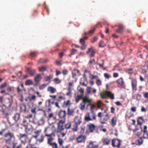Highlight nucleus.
Segmentation results:
<instances>
[{"label": "nucleus", "instance_id": "nucleus-1", "mask_svg": "<svg viewBox=\"0 0 148 148\" xmlns=\"http://www.w3.org/2000/svg\"><path fill=\"white\" fill-rule=\"evenodd\" d=\"M66 112L65 110H60L58 113L59 118L61 119L57 124V132L61 134L62 136H64L66 133V131H64V128L63 124L66 122Z\"/></svg>", "mask_w": 148, "mask_h": 148}, {"label": "nucleus", "instance_id": "nucleus-2", "mask_svg": "<svg viewBox=\"0 0 148 148\" xmlns=\"http://www.w3.org/2000/svg\"><path fill=\"white\" fill-rule=\"evenodd\" d=\"M51 129L48 127L45 129L44 132L46 134L45 136H46L49 137V138L48 139L47 143L50 146L52 147V148H58V146L57 144L55 142H52V141L53 140V139L52 137V134H48L47 130H50Z\"/></svg>", "mask_w": 148, "mask_h": 148}, {"label": "nucleus", "instance_id": "nucleus-3", "mask_svg": "<svg viewBox=\"0 0 148 148\" xmlns=\"http://www.w3.org/2000/svg\"><path fill=\"white\" fill-rule=\"evenodd\" d=\"M3 136L6 144H7L9 142L11 141L12 138H15L14 134L10 131L5 133Z\"/></svg>", "mask_w": 148, "mask_h": 148}, {"label": "nucleus", "instance_id": "nucleus-4", "mask_svg": "<svg viewBox=\"0 0 148 148\" xmlns=\"http://www.w3.org/2000/svg\"><path fill=\"white\" fill-rule=\"evenodd\" d=\"M86 139V136L84 135H80L77 137L76 140L78 143H85Z\"/></svg>", "mask_w": 148, "mask_h": 148}, {"label": "nucleus", "instance_id": "nucleus-5", "mask_svg": "<svg viewBox=\"0 0 148 148\" xmlns=\"http://www.w3.org/2000/svg\"><path fill=\"white\" fill-rule=\"evenodd\" d=\"M17 144V143L14 140L12 142L10 141L6 144L5 146L7 148H16Z\"/></svg>", "mask_w": 148, "mask_h": 148}, {"label": "nucleus", "instance_id": "nucleus-6", "mask_svg": "<svg viewBox=\"0 0 148 148\" xmlns=\"http://www.w3.org/2000/svg\"><path fill=\"white\" fill-rule=\"evenodd\" d=\"M131 84L132 89L135 91L137 90V82L136 80L135 79H132L131 80Z\"/></svg>", "mask_w": 148, "mask_h": 148}, {"label": "nucleus", "instance_id": "nucleus-7", "mask_svg": "<svg viewBox=\"0 0 148 148\" xmlns=\"http://www.w3.org/2000/svg\"><path fill=\"white\" fill-rule=\"evenodd\" d=\"M109 119L108 114H107L105 115H103L102 117L100 119V123L102 124L105 123Z\"/></svg>", "mask_w": 148, "mask_h": 148}, {"label": "nucleus", "instance_id": "nucleus-8", "mask_svg": "<svg viewBox=\"0 0 148 148\" xmlns=\"http://www.w3.org/2000/svg\"><path fill=\"white\" fill-rule=\"evenodd\" d=\"M91 52V53L90 54V56L91 57H93L95 56V54L96 53L95 49H93L92 47L88 48L87 51H86L87 53H88L90 52Z\"/></svg>", "mask_w": 148, "mask_h": 148}, {"label": "nucleus", "instance_id": "nucleus-9", "mask_svg": "<svg viewBox=\"0 0 148 148\" xmlns=\"http://www.w3.org/2000/svg\"><path fill=\"white\" fill-rule=\"evenodd\" d=\"M27 111V107L26 105L24 104H21L20 107V113L25 114Z\"/></svg>", "mask_w": 148, "mask_h": 148}, {"label": "nucleus", "instance_id": "nucleus-10", "mask_svg": "<svg viewBox=\"0 0 148 148\" xmlns=\"http://www.w3.org/2000/svg\"><path fill=\"white\" fill-rule=\"evenodd\" d=\"M74 121L76 125H79L82 123V118L80 116H76L74 119Z\"/></svg>", "mask_w": 148, "mask_h": 148}, {"label": "nucleus", "instance_id": "nucleus-11", "mask_svg": "<svg viewBox=\"0 0 148 148\" xmlns=\"http://www.w3.org/2000/svg\"><path fill=\"white\" fill-rule=\"evenodd\" d=\"M12 103V101L10 99L8 98L6 100V103L3 106L5 107H10Z\"/></svg>", "mask_w": 148, "mask_h": 148}, {"label": "nucleus", "instance_id": "nucleus-12", "mask_svg": "<svg viewBox=\"0 0 148 148\" xmlns=\"http://www.w3.org/2000/svg\"><path fill=\"white\" fill-rule=\"evenodd\" d=\"M118 27H119L118 29H116V31L117 33H121L123 32V26L122 24H119L118 25Z\"/></svg>", "mask_w": 148, "mask_h": 148}, {"label": "nucleus", "instance_id": "nucleus-13", "mask_svg": "<svg viewBox=\"0 0 148 148\" xmlns=\"http://www.w3.org/2000/svg\"><path fill=\"white\" fill-rule=\"evenodd\" d=\"M115 140H117L118 141V144L116 145V146L118 147H119L120 146V145L121 140H119L118 139H117V138L115 139V140L113 139L112 140V145L113 147H115Z\"/></svg>", "mask_w": 148, "mask_h": 148}, {"label": "nucleus", "instance_id": "nucleus-14", "mask_svg": "<svg viewBox=\"0 0 148 148\" xmlns=\"http://www.w3.org/2000/svg\"><path fill=\"white\" fill-rule=\"evenodd\" d=\"M82 101L86 104L87 103L90 104L92 101V99H89L88 97H82Z\"/></svg>", "mask_w": 148, "mask_h": 148}, {"label": "nucleus", "instance_id": "nucleus-15", "mask_svg": "<svg viewBox=\"0 0 148 148\" xmlns=\"http://www.w3.org/2000/svg\"><path fill=\"white\" fill-rule=\"evenodd\" d=\"M98 145H95L93 144V142L90 141L88 145L87 146V148H97Z\"/></svg>", "mask_w": 148, "mask_h": 148}, {"label": "nucleus", "instance_id": "nucleus-16", "mask_svg": "<svg viewBox=\"0 0 148 148\" xmlns=\"http://www.w3.org/2000/svg\"><path fill=\"white\" fill-rule=\"evenodd\" d=\"M84 119L86 122L92 120V119L90 117L89 113H88L85 114Z\"/></svg>", "mask_w": 148, "mask_h": 148}, {"label": "nucleus", "instance_id": "nucleus-17", "mask_svg": "<svg viewBox=\"0 0 148 148\" xmlns=\"http://www.w3.org/2000/svg\"><path fill=\"white\" fill-rule=\"evenodd\" d=\"M72 77L73 78H75L76 76L77 75H79V71L77 69H75L73 70L72 72Z\"/></svg>", "mask_w": 148, "mask_h": 148}, {"label": "nucleus", "instance_id": "nucleus-18", "mask_svg": "<svg viewBox=\"0 0 148 148\" xmlns=\"http://www.w3.org/2000/svg\"><path fill=\"white\" fill-rule=\"evenodd\" d=\"M89 127V130L91 132H92L95 129L96 126L93 124L90 123L89 125H88Z\"/></svg>", "mask_w": 148, "mask_h": 148}, {"label": "nucleus", "instance_id": "nucleus-19", "mask_svg": "<svg viewBox=\"0 0 148 148\" xmlns=\"http://www.w3.org/2000/svg\"><path fill=\"white\" fill-rule=\"evenodd\" d=\"M106 94L107 97H109L112 99H114V94H112L111 92L106 91Z\"/></svg>", "mask_w": 148, "mask_h": 148}, {"label": "nucleus", "instance_id": "nucleus-20", "mask_svg": "<svg viewBox=\"0 0 148 148\" xmlns=\"http://www.w3.org/2000/svg\"><path fill=\"white\" fill-rule=\"evenodd\" d=\"M42 76L41 75L38 74L34 78V80L36 82H38L41 80Z\"/></svg>", "mask_w": 148, "mask_h": 148}, {"label": "nucleus", "instance_id": "nucleus-21", "mask_svg": "<svg viewBox=\"0 0 148 148\" xmlns=\"http://www.w3.org/2000/svg\"><path fill=\"white\" fill-rule=\"evenodd\" d=\"M74 112V110L73 109H70V107H69L67 109V113L68 115L69 116L72 115H73V113Z\"/></svg>", "mask_w": 148, "mask_h": 148}, {"label": "nucleus", "instance_id": "nucleus-22", "mask_svg": "<svg viewBox=\"0 0 148 148\" xmlns=\"http://www.w3.org/2000/svg\"><path fill=\"white\" fill-rule=\"evenodd\" d=\"M87 80L86 78H81L80 83L82 85L84 86H86L87 85L85 83L86 82H87Z\"/></svg>", "mask_w": 148, "mask_h": 148}, {"label": "nucleus", "instance_id": "nucleus-23", "mask_svg": "<svg viewBox=\"0 0 148 148\" xmlns=\"http://www.w3.org/2000/svg\"><path fill=\"white\" fill-rule=\"evenodd\" d=\"M110 138H105L103 140V143L104 145H108L110 142Z\"/></svg>", "mask_w": 148, "mask_h": 148}, {"label": "nucleus", "instance_id": "nucleus-24", "mask_svg": "<svg viewBox=\"0 0 148 148\" xmlns=\"http://www.w3.org/2000/svg\"><path fill=\"white\" fill-rule=\"evenodd\" d=\"M20 118V114L18 113H15L13 116V119L16 122L18 121L19 120Z\"/></svg>", "mask_w": 148, "mask_h": 148}, {"label": "nucleus", "instance_id": "nucleus-25", "mask_svg": "<svg viewBox=\"0 0 148 148\" xmlns=\"http://www.w3.org/2000/svg\"><path fill=\"white\" fill-rule=\"evenodd\" d=\"M47 90L52 94L54 93L56 91V89L52 86L49 87L47 88Z\"/></svg>", "mask_w": 148, "mask_h": 148}, {"label": "nucleus", "instance_id": "nucleus-26", "mask_svg": "<svg viewBox=\"0 0 148 148\" xmlns=\"http://www.w3.org/2000/svg\"><path fill=\"white\" fill-rule=\"evenodd\" d=\"M27 71L29 73V74L31 75H33L35 73V70L32 69L29 67L27 69Z\"/></svg>", "mask_w": 148, "mask_h": 148}, {"label": "nucleus", "instance_id": "nucleus-27", "mask_svg": "<svg viewBox=\"0 0 148 148\" xmlns=\"http://www.w3.org/2000/svg\"><path fill=\"white\" fill-rule=\"evenodd\" d=\"M116 122L117 118L116 117H114L112 119L111 124L113 127L116 125Z\"/></svg>", "mask_w": 148, "mask_h": 148}, {"label": "nucleus", "instance_id": "nucleus-28", "mask_svg": "<svg viewBox=\"0 0 148 148\" xmlns=\"http://www.w3.org/2000/svg\"><path fill=\"white\" fill-rule=\"evenodd\" d=\"M27 135L25 134H20L19 139L22 141L23 139H25L27 138Z\"/></svg>", "mask_w": 148, "mask_h": 148}, {"label": "nucleus", "instance_id": "nucleus-29", "mask_svg": "<svg viewBox=\"0 0 148 148\" xmlns=\"http://www.w3.org/2000/svg\"><path fill=\"white\" fill-rule=\"evenodd\" d=\"M116 82L121 86L123 85L124 83L122 77H121L118 79L116 81Z\"/></svg>", "mask_w": 148, "mask_h": 148}, {"label": "nucleus", "instance_id": "nucleus-30", "mask_svg": "<svg viewBox=\"0 0 148 148\" xmlns=\"http://www.w3.org/2000/svg\"><path fill=\"white\" fill-rule=\"evenodd\" d=\"M99 45L100 47H103L106 46V44L103 40H101L100 41Z\"/></svg>", "mask_w": 148, "mask_h": 148}, {"label": "nucleus", "instance_id": "nucleus-31", "mask_svg": "<svg viewBox=\"0 0 148 148\" xmlns=\"http://www.w3.org/2000/svg\"><path fill=\"white\" fill-rule=\"evenodd\" d=\"M71 126V124L70 122H69L66 123L65 125V128H64V131H66V130H65V128L66 129H70Z\"/></svg>", "mask_w": 148, "mask_h": 148}, {"label": "nucleus", "instance_id": "nucleus-32", "mask_svg": "<svg viewBox=\"0 0 148 148\" xmlns=\"http://www.w3.org/2000/svg\"><path fill=\"white\" fill-rule=\"evenodd\" d=\"M143 121V117H139L137 120V124L140 125H141Z\"/></svg>", "mask_w": 148, "mask_h": 148}, {"label": "nucleus", "instance_id": "nucleus-33", "mask_svg": "<svg viewBox=\"0 0 148 148\" xmlns=\"http://www.w3.org/2000/svg\"><path fill=\"white\" fill-rule=\"evenodd\" d=\"M48 117L49 119L53 118L54 120V122L52 123H53L56 122V116H53V113H51L49 114L48 116Z\"/></svg>", "mask_w": 148, "mask_h": 148}, {"label": "nucleus", "instance_id": "nucleus-34", "mask_svg": "<svg viewBox=\"0 0 148 148\" xmlns=\"http://www.w3.org/2000/svg\"><path fill=\"white\" fill-rule=\"evenodd\" d=\"M33 84V82L31 79L27 80L25 82V85H32Z\"/></svg>", "mask_w": 148, "mask_h": 148}, {"label": "nucleus", "instance_id": "nucleus-35", "mask_svg": "<svg viewBox=\"0 0 148 148\" xmlns=\"http://www.w3.org/2000/svg\"><path fill=\"white\" fill-rule=\"evenodd\" d=\"M25 132L27 134H30L32 132V130L31 128H29L27 126L25 128Z\"/></svg>", "mask_w": 148, "mask_h": 148}, {"label": "nucleus", "instance_id": "nucleus-36", "mask_svg": "<svg viewBox=\"0 0 148 148\" xmlns=\"http://www.w3.org/2000/svg\"><path fill=\"white\" fill-rule=\"evenodd\" d=\"M106 91L100 93V95L101 98L102 99H104L106 98V96H107L106 94Z\"/></svg>", "mask_w": 148, "mask_h": 148}, {"label": "nucleus", "instance_id": "nucleus-37", "mask_svg": "<svg viewBox=\"0 0 148 148\" xmlns=\"http://www.w3.org/2000/svg\"><path fill=\"white\" fill-rule=\"evenodd\" d=\"M88 64L90 66H92L93 65L95 64V59H92L89 60L88 62Z\"/></svg>", "mask_w": 148, "mask_h": 148}, {"label": "nucleus", "instance_id": "nucleus-38", "mask_svg": "<svg viewBox=\"0 0 148 148\" xmlns=\"http://www.w3.org/2000/svg\"><path fill=\"white\" fill-rule=\"evenodd\" d=\"M38 69L40 72H43L46 71L47 68L45 66H41L38 68Z\"/></svg>", "mask_w": 148, "mask_h": 148}, {"label": "nucleus", "instance_id": "nucleus-39", "mask_svg": "<svg viewBox=\"0 0 148 148\" xmlns=\"http://www.w3.org/2000/svg\"><path fill=\"white\" fill-rule=\"evenodd\" d=\"M82 95H78L75 99L76 102L78 103L80 99H82Z\"/></svg>", "mask_w": 148, "mask_h": 148}, {"label": "nucleus", "instance_id": "nucleus-40", "mask_svg": "<svg viewBox=\"0 0 148 148\" xmlns=\"http://www.w3.org/2000/svg\"><path fill=\"white\" fill-rule=\"evenodd\" d=\"M95 27L93 29L91 30L90 31H89L88 33L85 32L84 33V34L85 35H86V34L90 35V34H93L95 32Z\"/></svg>", "mask_w": 148, "mask_h": 148}, {"label": "nucleus", "instance_id": "nucleus-41", "mask_svg": "<svg viewBox=\"0 0 148 148\" xmlns=\"http://www.w3.org/2000/svg\"><path fill=\"white\" fill-rule=\"evenodd\" d=\"M28 98L30 101H34L36 99V96L35 95H33L30 97H28Z\"/></svg>", "mask_w": 148, "mask_h": 148}, {"label": "nucleus", "instance_id": "nucleus-42", "mask_svg": "<svg viewBox=\"0 0 148 148\" xmlns=\"http://www.w3.org/2000/svg\"><path fill=\"white\" fill-rule=\"evenodd\" d=\"M113 70H116L119 71H121L122 70V69L119 66L117 65H116L114 67L113 69Z\"/></svg>", "mask_w": 148, "mask_h": 148}, {"label": "nucleus", "instance_id": "nucleus-43", "mask_svg": "<svg viewBox=\"0 0 148 148\" xmlns=\"http://www.w3.org/2000/svg\"><path fill=\"white\" fill-rule=\"evenodd\" d=\"M81 106L80 109L81 110H84L85 108V103L83 102V101L80 104Z\"/></svg>", "mask_w": 148, "mask_h": 148}, {"label": "nucleus", "instance_id": "nucleus-44", "mask_svg": "<svg viewBox=\"0 0 148 148\" xmlns=\"http://www.w3.org/2000/svg\"><path fill=\"white\" fill-rule=\"evenodd\" d=\"M48 61V60L47 59H40L38 61V62L40 63H47Z\"/></svg>", "mask_w": 148, "mask_h": 148}, {"label": "nucleus", "instance_id": "nucleus-45", "mask_svg": "<svg viewBox=\"0 0 148 148\" xmlns=\"http://www.w3.org/2000/svg\"><path fill=\"white\" fill-rule=\"evenodd\" d=\"M77 52V50L75 49H73L71 51V54L69 55L70 57H71V55H74Z\"/></svg>", "mask_w": 148, "mask_h": 148}, {"label": "nucleus", "instance_id": "nucleus-46", "mask_svg": "<svg viewBox=\"0 0 148 148\" xmlns=\"http://www.w3.org/2000/svg\"><path fill=\"white\" fill-rule=\"evenodd\" d=\"M54 81L56 84H59L61 82V80L58 78H56L54 79Z\"/></svg>", "mask_w": 148, "mask_h": 148}, {"label": "nucleus", "instance_id": "nucleus-47", "mask_svg": "<svg viewBox=\"0 0 148 148\" xmlns=\"http://www.w3.org/2000/svg\"><path fill=\"white\" fill-rule=\"evenodd\" d=\"M53 77L52 75H50L49 76H47L45 78V80L46 81H50V79Z\"/></svg>", "mask_w": 148, "mask_h": 148}, {"label": "nucleus", "instance_id": "nucleus-48", "mask_svg": "<svg viewBox=\"0 0 148 148\" xmlns=\"http://www.w3.org/2000/svg\"><path fill=\"white\" fill-rule=\"evenodd\" d=\"M89 77L90 79H93L94 78H97L98 77L96 75H94L91 74H90Z\"/></svg>", "mask_w": 148, "mask_h": 148}, {"label": "nucleus", "instance_id": "nucleus-49", "mask_svg": "<svg viewBox=\"0 0 148 148\" xmlns=\"http://www.w3.org/2000/svg\"><path fill=\"white\" fill-rule=\"evenodd\" d=\"M96 84L98 86H100L101 85L102 82L99 79H97L96 81Z\"/></svg>", "mask_w": 148, "mask_h": 148}, {"label": "nucleus", "instance_id": "nucleus-50", "mask_svg": "<svg viewBox=\"0 0 148 148\" xmlns=\"http://www.w3.org/2000/svg\"><path fill=\"white\" fill-rule=\"evenodd\" d=\"M137 142L138 143V145H140L143 142V140L141 138H140L138 140H137Z\"/></svg>", "mask_w": 148, "mask_h": 148}, {"label": "nucleus", "instance_id": "nucleus-51", "mask_svg": "<svg viewBox=\"0 0 148 148\" xmlns=\"http://www.w3.org/2000/svg\"><path fill=\"white\" fill-rule=\"evenodd\" d=\"M97 38L95 37L91 40L90 42L92 43H94L97 40Z\"/></svg>", "mask_w": 148, "mask_h": 148}, {"label": "nucleus", "instance_id": "nucleus-52", "mask_svg": "<svg viewBox=\"0 0 148 148\" xmlns=\"http://www.w3.org/2000/svg\"><path fill=\"white\" fill-rule=\"evenodd\" d=\"M78 125L75 124V126L72 128V131L74 132H76L78 130Z\"/></svg>", "mask_w": 148, "mask_h": 148}, {"label": "nucleus", "instance_id": "nucleus-53", "mask_svg": "<svg viewBox=\"0 0 148 148\" xmlns=\"http://www.w3.org/2000/svg\"><path fill=\"white\" fill-rule=\"evenodd\" d=\"M36 52L32 51L30 52V55L31 56L34 57L36 56Z\"/></svg>", "mask_w": 148, "mask_h": 148}, {"label": "nucleus", "instance_id": "nucleus-54", "mask_svg": "<svg viewBox=\"0 0 148 148\" xmlns=\"http://www.w3.org/2000/svg\"><path fill=\"white\" fill-rule=\"evenodd\" d=\"M47 86V84H43L40 86L39 88L40 90H42L44 88Z\"/></svg>", "mask_w": 148, "mask_h": 148}, {"label": "nucleus", "instance_id": "nucleus-55", "mask_svg": "<svg viewBox=\"0 0 148 148\" xmlns=\"http://www.w3.org/2000/svg\"><path fill=\"white\" fill-rule=\"evenodd\" d=\"M31 112L32 113L36 114V107H34L33 108H32L31 110Z\"/></svg>", "mask_w": 148, "mask_h": 148}, {"label": "nucleus", "instance_id": "nucleus-56", "mask_svg": "<svg viewBox=\"0 0 148 148\" xmlns=\"http://www.w3.org/2000/svg\"><path fill=\"white\" fill-rule=\"evenodd\" d=\"M82 46L80 47V49L82 50H84L86 49L87 47V45H85V44H82Z\"/></svg>", "mask_w": 148, "mask_h": 148}, {"label": "nucleus", "instance_id": "nucleus-57", "mask_svg": "<svg viewBox=\"0 0 148 148\" xmlns=\"http://www.w3.org/2000/svg\"><path fill=\"white\" fill-rule=\"evenodd\" d=\"M136 99L138 101L139 100L141 97V95L139 94H137L136 95Z\"/></svg>", "mask_w": 148, "mask_h": 148}, {"label": "nucleus", "instance_id": "nucleus-58", "mask_svg": "<svg viewBox=\"0 0 148 148\" xmlns=\"http://www.w3.org/2000/svg\"><path fill=\"white\" fill-rule=\"evenodd\" d=\"M62 73L63 75H66L68 74V71L66 69H64L62 71Z\"/></svg>", "mask_w": 148, "mask_h": 148}, {"label": "nucleus", "instance_id": "nucleus-59", "mask_svg": "<svg viewBox=\"0 0 148 148\" xmlns=\"http://www.w3.org/2000/svg\"><path fill=\"white\" fill-rule=\"evenodd\" d=\"M23 125L24 126H25V127L27 126V121L25 119H24L23 120Z\"/></svg>", "mask_w": 148, "mask_h": 148}, {"label": "nucleus", "instance_id": "nucleus-60", "mask_svg": "<svg viewBox=\"0 0 148 148\" xmlns=\"http://www.w3.org/2000/svg\"><path fill=\"white\" fill-rule=\"evenodd\" d=\"M41 132V130H36L34 131V132L35 134H37L38 135H39Z\"/></svg>", "mask_w": 148, "mask_h": 148}, {"label": "nucleus", "instance_id": "nucleus-61", "mask_svg": "<svg viewBox=\"0 0 148 148\" xmlns=\"http://www.w3.org/2000/svg\"><path fill=\"white\" fill-rule=\"evenodd\" d=\"M141 129L140 131L138 132L135 134L136 135V136H140L142 134V128H141Z\"/></svg>", "mask_w": 148, "mask_h": 148}, {"label": "nucleus", "instance_id": "nucleus-62", "mask_svg": "<svg viewBox=\"0 0 148 148\" xmlns=\"http://www.w3.org/2000/svg\"><path fill=\"white\" fill-rule=\"evenodd\" d=\"M58 142L60 145H61L63 143V141L60 138H58Z\"/></svg>", "mask_w": 148, "mask_h": 148}, {"label": "nucleus", "instance_id": "nucleus-63", "mask_svg": "<svg viewBox=\"0 0 148 148\" xmlns=\"http://www.w3.org/2000/svg\"><path fill=\"white\" fill-rule=\"evenodd\" d=\"M62 62V60H56V64L58 65H61L62 64L61 62Z\"/></svg>", "mask_w": 148, "mask_h": 148}, {"label": "nucleus", "instance_id": "nucleus-64", "mask_svg": "<svg viewBox=\"0 0 148 148\" xmlns=\"http://www.w3.org/2000/svg\"><path fill=\"white\" fill-rule=\"evenodd\" d=\"M6 83H5L2 84L0 86L1 89H2L6 87Z\"/></svg>", "mask_w": 148, "mask_h": 148}]
</instances>
